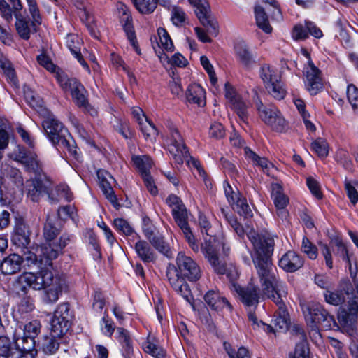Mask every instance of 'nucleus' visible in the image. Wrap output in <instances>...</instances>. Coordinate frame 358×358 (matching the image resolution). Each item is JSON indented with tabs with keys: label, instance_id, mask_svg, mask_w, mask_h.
<instances>
[{
	"label": "nucleus",
	"instance_id": "1",
	"mask_svg": "<svg viewBox=\"0 0 358 358\" xmlns=\"http://www.w3.org/2000/svg\"><path fill=\"white\" fill-rule=\"evenodd\" d=\"M247 236L254 247L255 252L251 256L262 287V294L268 299L275 296H286L287 287L279 280L276 268L271 261L274 239L259 235L253 230H250Z\"/></svg>",
	"mask_w": 358,
	"mask_h": 358
},
{
	"label": "nucleus",
	"instance_id": "2",
	"mask_svg": "<svg viewBox=\"0 0 358 358\" xmlns=\"http://www.w3.org/2000/svg\"><path fill=\"white\" fill-rule=\"evenodd\" d=\"M176 266L169 264L166 268V277L174 290L187 301L191 302L192 294L185 278L196 281L201 276V269L197 263L184 252H180L176 257Z\"/></svg>",
	"mask_w": 358,
	"mask_h": 358
},
{
	"label": "nucleus",
	"instance_id": "3",
	"mask_svg": "<svg viewBox=\"0 0 358 358\" xmlns=\"http://www.w3.org/2000/svg\"><path fill=\"white\" fill-rule=\"evenodd\" d=\"M43 128L52 143L66 149L75 158L78 156L74 140L62 122L53 117H46L42 123Z\"/></svg>",
	"mask_w": 358,
	"mask_h": 358
},
{
	"label": "nucleus",
	"instance_id": "4",
	"mask_svg": "<svg viewBox=\"0 0 358 358\" xmlns=\"http://www.w3.org/2000/svg\"><path fill=\"white\" fill-rule=\"evenodd\" d=\"M38 266L40 268L38 273L25 272L18 276L15 285L18 294H28L29 288L41 290L52 285L54 275L50 269L52 266L45 265V262L44 267Z\"/></svg>",
	"mask_w": 358,
	"mask_h": 358
},
{
	"label": "nucleus",
	"instance_id": "5",
	"mask_svg": "<svg viewBox=\"0 0 358 358\" xmlns=\"http://www.w3.org/2000/svg\"><path fill=\"white\" fill-rule=\"evenodd\" d=\"M51 182L45 175H36L35 178L26 182L25 191L27 196L34 202H38L45 195H47L52 203H58L57 199H54L51 190Z\"/></svg>",
	"mask_w": 358,
	"mask_h": 358
},
{
	"label": "nucleus",
	"instance_id": "6",
	"mask_svg": "<svg viewBox=\"0 0 358 358\" xmlns=\"http://www.w3.org/2000/svg\"><path fill=\"white\" fill-rule=\"evenodd\" d=\"M220 247L224 255H227L230 249L222 241L213 243L210 240H205L201 244V251L214 271L217 274L223 275L226 272V262L217 255V251Z\"/></svg>",
	"mask_w": 358,
	"mask_h": 358
},
{
	"label": "nucleus",
	"instance_id": "7",
	"mask_svg": "<svg viewBox=\"0 0 358 358\" xmlns=\"http://www.w3.org/2000/svg\"><path fill=\"white\" fill-rule=\"evenodd\" d=\"M57 80L64 90L71 92L73 99L78 107L88 110L90 105L87 91L79 81L76 78H69L59 75L57 76Z\"/></svg>",
	"mask_w": 358,
	"mask_h": 358
},
{
	"label": "nucleus",
	"instance_id": "8",
	"mask_svg": "<svg viewBox=\"0 0 358 358\" xmlns=\"http://www.w3.org/2000/svg\"><path fill=\"white\" fill-rule=\"evenodd\" d=\"M71 315L69 304L61 303L54 313L51 320V332L55 336H62L66 334L71 327Z\"/></svg>",
	"mask_w": 358,
	"mask_h": 358
},
{
	"label": "nucleus",
	"instance_id": "9",
	"mask_svg": "<svg viewBox=\"0 0 358 358\" xmlns=\"http://www.w3.org/2000/svg\"><path fill=\"white\" fill-rule=\"evenodd\" d=\"M195 8V13L201 23L211 36L218 34L217 22L210 14V6L206 0H188Z\"/></svg>",
	"mask_w": 358,
	"mask_h": 358
},
{
	"label": "nucleus",
	"instance_id": "10",
	"mask_svg": "<svg viewBox=\"0 0 358 358\" xmlns=\"http://www.w3.org/2000/svg\"><path fill=\"white\" fill-rule=\"evenodd\" d=\"M73 236L64 234L58 241L41 246V254L45 257V265L52 266V260L56 259L62 250L73 240Z\"/></svg>",
	"mask_w": 358,
	"mask_h": 358
},
{
	"label": "nucleus",
	"instance_id": "11",
	"mask_svg": "<svg viewBox=\"0 0 358 358\" xmlns=\"http://www.w3.org/2000/svg\"><path fill=\"white\" fill-rule=\"evenodd\" d=\"M304 73L306 90L312 95L317 94L323 88L320 70L314 65L313 61H310L305 68Z\"/></svg>",
	"mask_w": 358,
	"mask_h": 358
},
{
	"label": "nucleus",
	"instance_id": "12",
	"mask_svg": "<svg viewBox=\"0 0 358 358\" xmlns=\"http://www.w3.org/2000/svg\"><path fill=\"white\" fill-rule=\"evenodd\" d=\"M353 287L350 280H341L335 291L329 289L324 292L325 301L333 306H339L345 302V296L352 294Z\"/></svg>",
	"mask_w": 358,
	"mask_h": 358
},
{
	"label": "nucleus",
	"instance_id": "13",
	"mask_svg": "<svg viewBox=\"0 0 358 358\" xmlns=\"http://www.w3.org/2000/svg\"><path fill=\"white\" fill-rule=\"evenodd\" d=\"M172 137L173 140L169 145V151L175 163L182 164L189 158V151L178 130L173 132Z\"/></svg>",
	"mask_w": 358,
	"mask_h": 358
},
{
	"label": "nucleus",
	"instance_id": "14",
	"mask_svg": "<svg viewBox=\"0 0 358 358\" xmlns=\"http://www.w3.org/2000/svg\"><path fill=\"white\" fill-rule=\"evenodd\" d=\"M233 287L241 301L247 306H257L261 298L262 293L258 286L250 283L248 286L242 287L233 285Z\"/></svg>",
	"mask_w": 358,
	"mask_h": 358
},
{
	"label": "nucleus",
	"instance_id": "15",
	"mask_svg": "<svg viewBox=\"0 0 358 358\" xmlns=\"http://www.w3.org/2000/svg\"><path fill=\"white\" fill-rule=\"evenodd\" d=\"M286 296H275L270 298L278 307L275 312V318L273 320V324L275 328L286 331L290 323L289 315L285 304Z\"/></svg>",
	"mask_w": 358,
	"mask_h": 358
},
{
	"label": "nucleus",
	"instance_id": "16",
	"mask_svg": "<svg viewBox=\"0 0 358 358\" xmlns=\"http://www.w3.org/2000/svg\"><path fill=\"white\" fill-rule=\"evenodd\" d=\"M15 160L23 164L27 171L32 172L36 175L41 174L42 171L36 155L28 152L24 148H18L15 154Z\"/></svg>",
	"mask_w": 358,
	"mask_h": 358
},
{
	"label": "nucleus",
	"instance_id": "17",
	"mask_svg": "<svg viewBox=\"0 0 358 358\" xmlns=\"http://www.w3.org/2000/svg\"><path fill=\"white\" fill-rule=\"evenodd\" d=\"M30 235L29 225L20 220L15 224L11 241L18 248H27L30 243Z\"/></svg>",
	"mask_w": 358,
	"mask_h": 358
},
{
	"label": "nucleus",
	"instance_id": "18",
	"mask_svg": "<svg viewBox=\"0 0 358 358\" xmlns=\"http://www.w3.org/2000/svg\"><path fill=\"white\" fill-rule=\"evenodd\" d=\"M279 266L287 272H295L303 265V258L293 250H289L280 259Z\"/></svg>",
	"mask_w": 358,
	"mask_h": 358
},
{
	"label": "nucleus",
	"instance_id": "19",
	"mask_svg": "<svg viewBox=\"0 0 358 358\" xmlns=\"http://www.w3.org/2000/svg\"><path fill=\"white\" fill-rule=\"evenodd\" d=\"M75 7L80 10L78 15L81 20L85 23L92 36L98 38L97 31L94 23V17L90 14L87 0H72Z\"/></svg>",
	"mask_w": 358,
	"mask_h": 358
},
{
	"label": "nucleus",
	"instance_id": "20",
	"mask_svg": "<svg viewBox=\"0 0 358 358\" xmlns=\"http://www.w3.org/2000/svg\"><path fill=\"white\" fill-rule=\"evenodd\" d=\"M308 316L313 323L324 324L325 327H331L334 319L320 304H313L308 308Z\"/></svg>",
	"mask_w": 358,
	"mask_h": 358
},
{
	"label": "nucleus",
	"instance_id": "21",
	"mask_svg": "<svg viewBox=\"0 0 358 358\" xmlns=\"http://www.w3.org/2000/svg\"><path fill=\"white\" fill-rule=\"evenodd\" d=\"M23 257L20 255L12 253L3 258L2 274L5 275H14L21 269Z\"/></svg>",
	"mask_w": 358,
	"mask_h": 358
},
{
	"label": "nucleus",
	"instance_id": "22",
	"mask_svg": "<svg viewBox=\"0 0 358 358\" xmlns=\"http://www.w3.org/2000/svg\"><path fill=\"white\" fill-rule=\"evenodd\" d=\"M204 301L210 308L215 310H220L224 307L231 309V306L227 299L214 290H210L205 294Z\"/></svg>",
	"mask_w": 358,
	"mask_h": 358
},
{
	"label": "nucleus",
	"instance_id": "23",
	"mask_svg": "<svg viewBox=\"0 0 358 358\" xmlns=\"http://www.w3.org/2000/svg\"><path fill=\"white\" fill-rule=\"evenodd\" d=\"M186 98L188 102L203 106L206 103V92L198 84L193 83L189 85L186 92Z\"/></svg>",
	"mask_w": 358,
	"mask_h": 358
},
{
	"label": "nucleus",
	"instance_id": "24",
	"mask_svg": "<svg viewBox=\"0 0 358 358\" xmlns=\"http://www.w3.org/2000/svg\"><path fill=\"white\" fill-rule=\"evenodd\" d=\"M98 178L100 181L101 188L106 197L113 205L116 204L117 199L115 195L111 184V181L114 180L113 176L108 172H106L104 174L101 172H98Z\"/></svg>",
	"mask_w": 358,
	"mask_h": 358
},
{
	"label": "nucleus",
	"instance_id": "25",
	"mask_svg": "<svg viewBox=\"0 0 358 358\" xmlns=\"http://www.w3.org/2000/svg\"><path fill=\"white\" fill-rule=\"evenodd\" d=\"M135 251L144 263H153L157 260L156 253L145 241H137L135 244Z\"/></svg>",
	"mask_w": 358,
	"mask_h": 358
},
{
	"label": "nucleus",
	"instance_id": "26",
	"mask_svg": "<svg viewBox=\"0 0 358 358\" xmlns=\"http://www.w3.org/2000/svg\"><path fill=\"white\" fill-rule=\"evenodd\" d=\"M358 317V296H353L350 297L348 304V309L342 314L339 315L338 319L344 324L352 323Z\"/></svg>",
	"mask_w": 358,
	"mask_h": 358
},
{
	"label": "nucleus",
	"instance_id": "27",
	"mask_svg": "<svg viewBox=\"0 0 358 358\" xmlns=\"http://www.w3.org/2000/svg\"><path fill=\"white\" fill-rule=\"evenodd\" d=\"M45 290L43 300L46 303H52L56 302L59 299V294L62 292V281L57 277H54L52 285L48 286Z\"/></svg>",
	"mask_w": 358,
	"mask_h": 358
},
{
	"label": "nucleus",
	"instance_id": "28",
	"mask_svg": "<svg viewBox=\"0 0 358 358\" xmlns=\"http://www.w3.org/2000/svg\"><path fill=\"white\" fill-rule=\"evenodd\" d=\"M14 15L16 17L15 27L18 34L22 38L28 40L30 37L31 29L36 30V27H33L31 22L22 16L18 12L15 13Z\"/></svg>",
	"mask_w": 358,
	"mask_h": 358
},
{
	"label": "nucleus",
	"instance_id": "29",
	"mask_svg": "<svg viewBox=\"0 0 358 358\" xmlns=\"http://www.w3.org/2000/svg\"><path fill=\"white\" fill-rule=\"evenodd\" d=\"M244 151L247 159L250 160L254 165L260 167L263 172L268 174L269 169L271 167H273V164L266 157L259 156L248 147L245 148Z\"/></svg>",
	"mask_w": 358,
	"mask_h": 358
},
{
	"label": "nucleus",
	"instance_id": "30",
	"mask_svg": "<svg viewBox=\"0 0 358 358\" xmlns=\"http://www.w3.org/2000/svg\"><path fill=\"white\" fill-rule=\"evenodd\" d=\"M260 77L265 87L280 80L277 69L268 64H264L260 69Z\"/></svg>",
	"mask_w": 358,
	"mask_h": 358
},
{
	"label": "nucleus",
	"instance_id": "31",
	"mask_svg": "<svg viewBox=\"0 0 358 358\" xmlns=\"http://www.w3.org/2000/svg\"><path fill=\"white\" fill-rule=\"evenodd\" d=\"M117 340L121 345L122 353H134L132 341L130 337L129 332L122 328H117Z\"/></svg>",
	"mask_w": 358,
	"mask_h": 358
},
{
	"label": "nucleus",
	"instance_id": "32",
	"mask_svg": "<svg viewBox=\"0 0 358 358\" xmlns=\"http://www.w3.org/2000/svg\"><path fill=\"white\" fill-rule=\"evenodd\" d=\"M301 341L296 345L294 355H289V358H310L309 350L306 341V336L303 330L299 327H296Z\"/></svg>",
	"mask_w": 358,
	"mask_h": 358
},
{
	"label": "nucleus",
	"instance_id": "33",
	"mask_svg": "<svg viewBox=\"0 0 358 358\" xmlns=\"http://www.w3.org/2000/svg\"><path fill=\"white\" fill-rule=\"evenodd\" d=\"M271 197L276 208H285L288 203V198L282 192V186L278 183L271 185Z\"/></svg>",
	"mask_w": 358,
	"mask_h": 358
},
{
	"label": "nucleus",
	"instance_id": "34",
	"mask_svg": "<svg viewBox=\"0 0 358 358\" xmlns=\"http://www.w3.org/2000/svg\"><path fill=\"white\" fill-rule=\"evenodd\" d=\"M255 15L257 27L266 34L271 33L272 27L269 24L268 16L264 9L260 6H255Z\"/></svg>",
	"mask_w": 358,
	"mask_h": 358
},
{
	"label": "nucleus",
	"instance_id": "35",
	"mask_svg": "<svg viewBox=\"0 0 358 358\" xmlns=\"http://www.w3.org/2000/svg\"><path fill=\"white\" fill-rule=\"evenodd\" d=\"M172 215L175 220V222L182 230V231H187V229H190L187 222L188 215L185 206H183L179 208L173 209Z\"/></svg>",
	"mask_w": 358,
	"mask_h": 358
},
{
	"label": "nucleus",
	"instance_id": "36",
	"mask_svg": "<svg viewBox=\"0 0 358 358\" xmlns=\"http://www.w3.org/2000/svg\"><path fill=\"white\" fill-rule=\"evenodd\" d=\"M125 19H124V22L123 24V29L126 35L130 41L131 45L136 50L138 54H141L140 50L137 45L136 37L135 36V31L134 29V27L132 24V18L131 16L129 14L124 13Z\"/></svg>",
	"mask_w": 358,
	"mask_h": 358
},
{
	"label": "nucleus",
	"instance_id": "37",
	"mask_svg": "<svg viewBox=\"0 0 358 358\" xmlns=\"http://www.w3.org/2000/svg\"><path fill=\"white\" fill-rule=\"evenodd\" d=\"M236 55L240 62L245 67H250L256 62L255 57L245 45L240 44L236 47Z\"/></svg>",
	"mask_w": 358,
	"mask_h": 358
},
{
	"label": "nucleus",
	"instance_id": "38",
	"mask_svg": "<svg viewBox=\"0 0 358 358\" xmlns=\"http://www.w3.org/2000/svg\"><path fill=\"white\" fill-rule=\"evenodd\" d=\"M258 110L259 112V115L262 120L264 122L265 124L271 127L272 122L275 121V119L280 114V112L272 106H263L258 107Z\"/></svg>",
	"mask_w": 358,
	"mask_h": 358
},
{
	"label": "nucleus",
	"instance_id": "39",
	"mask_svg": "<svg viewBox=\"0 0 358 358\" xmlns=\"http://www.w3.org/2000/svg\"><path fill=\"white\" fill-rule=\"evenodd\" d=\"M258 110L259 112V115L262 120L264 122L265 124L271 127L272 122L275 121V119L280 114V112L272 106H263L258 107Z\"/></svg>",
	"mask_w": 358,
	"mask_h": 358
},
{
	"label": "nucleus",
	"instance_id": "40",
	"mask_svg": "<svg viewBox=\"0 0 358 358\" xmlns=\"http://www.w3.org/2000/svg\"><path fill=\"white\" fill-rule=\"evenodd\" d=\"M258 110L259 112V115L262 120L264 122L265 124L271 127L272 122L275 121V119L280 114V112L272 106H263L258 107Z\"/></svg>",
	"mask_w": 358,
	"mask_h": 358
},
{
	"label": "nucleus",
	"instance_id": "41",
	"mask_svg": "<svg viewBox=\"0 0 358 358\" xmlns=\"http://www.w3.org/2000/svg\"><path fill=\"white\" fill-rule=\"evenodd\" d=\"M132 161L143 176V174H149L152 166V160L148 155L133 156Z\"/></svg>",
	"mask_w": 358,
	"mask_h": 358
},
{
	"label": "nucleus",
	"instance_id": "42",
	"mask_svg": "<svg viewBox=\"0 0 358 358\" xmlns=\"http://www.w3.org/2000/svg\"><path fill=\"white\" fill-rule=\"evenodd\" d=\"M60 229L53 223L52 220L48 217L43 227V237L47 242L45 244L52 243L55 238L59 234Z\"/></svg>",
	"mask_w": 358,
	"mask_h": 358
},
{
	"label": "nucleus",
	"instance_id": "43",
	"mask_svg": "<svg viewBox=\"0 0 358 358\" xmlns=\"http://www.w3.org/2000/svg\"><path fill=\"white\" fill-rule=\"evenodd\" d=\"M150 243L160 253L166 257H170L171 250L168 243L164 241L163 236L155 234L150 241Z\"/></svg>",
	"mask_w": 358,
	"mask_h": 358
},
{
	"label": "nucleus",
	"instance_id": "44",
	"mask_svg": "<svg viewBox=\"0 0 358 358\" xmlns=\"http://www.w3.org/2000/svg\"><path fill=\"white\" fill-rule=\"evenodd\" d=\"M57 337V336H55L52 332L50 336L44 337L41 348L45 354L52 355L58 350L59 343L56 339Z\"/></svg>",
	"mask_w": 358,
	"mask_h": 358
},
{
	"label": "nucleus",
	"instance_id": "45",
	"mask_svg": "<svg viewBox=\"0 0 358 358\" xmlns=\"http://www.w3.org/2000/svg\"><path fill=\"white\" fill-rule=\"evenodd\" d=\"M5 329L6 336L12 338L16 343L17 347H20V338L22 336V328L17 322H13L10 326L3 327Z\"/></svg>",
	"mask_w": 358,
	"mask_h": 358
},
{
	"label": "nucleus",
	"instance_id": "46",
	"mask_svg": "<svg viewBox=\"0 0 358 358\" xmlns=\"http://www.w3.org/2000/svg\"><path fill=\"white\" fill-rule=\"evenodd\" d=\"M231 108L235 110L239 118L245 122L248 119V104L243 100L241 96L234 100L231 103Z\"/></svg>",
	"mask_w": 358,
	"mask_h": 358
},
{
	"label": "nucleus",
	"instance_id": "47",
	"mask_svg": "<svg viewBox=\"0 0 358 358\" xmlns=\"http://www.w3.org/2000/svg\"><path fill=\"white\" fill-rule=\"evenodd\" d=\"M136 9L143 14L152 13L156 8L157 0H132Z\"/></svg>",
	"mask_w": 358,
	"mask_h": 358
},
{
	"label": "nucleus",
	"instance_id": "48",
	"mask_svg": "<svg viewBox=\"0 0 358 358\" xmlns=\"http://www.w3.org/2000/svg\"><path fill=\"white\" fill-rule=\"evenodd\" d=\"M311 147L313 151L321 158H325L329 154V145L324 138H317L312 143Z\"/></svg>",
	"mask_w": 358,
	"mask_h": 358
},
{
	"label": "nucleus",
	"instance_id": "49",
	"mask_svg": "<svg viewBox=\"0 0 358 358\" xmlns=\"http://www.w3.org/2000/svg\"><path fill=\"white\" fill-rule=\"evenodd\" d=\"M231 204L235 206L234 208L240 215L245 217L252 216V211L249 205L247 203L245 198L239 195L237 199L234 200V203Z\"/></svg>",
	"mask_w": 358,
	"mask_h": 358
},
{
	"label": "nucleus",
	"instance_id": "50",
	"mask_svg": "<svg viewBox=\"0 0 358 358\" xmlns=\"http://www.w3.org/2000/svg\"><path fill=\"white\" fill-rule=\"evenodd\" d=\"M41 323L38 320H34L26 324L22 329V335L29 338H36L41 331Z\"/></svg>",
	"mask_w": 358,
	"mask_h": 358
},
{
	"label": "nucleus",
	"instance_id": "51",
	"mask_svg": "<svg viewBox=\"0 0 358 358\" xmlns=\"http://www.w3.org/2000/svg\"><path fill=\"white\" fill-rule=\"evenodd\" d=\"M266 88L272 96L278 100L284 99L286 94V91L280 80L266 87Z\"/></svg>",
	"mask_w": 358,
	"mask_h": 358
},
{
	"label": "nucleus",
	"instance_id": "52",
	"mask_svg": "<svg viewBox=\"0 0 358 358\" xmlns=\"http://www.w3.org/2000/svg\"><path fill=\"white\" fill-rule=\"evenodd\" d=\"M143 348L146 353L155 358H164L165 357V351L161 347L149 341L143 344Z\"/></svg>",
	"mask_w": 358,
	"mask_h": 358
},
{
	"label": "nucleus",
	"instance_id": "53",
	"mask_svg": "<svg viewBox=\"0 0 358 358\" xmlns=\"http://www.w3.org/2000/svg\"><path fill=\"white\" fill-rule=\"evenodd\" d=\"M22 249H24V259L29 264H38V266H41V267H43V265H44V263L45 262V257H44L41 252L40 253L39 256L41 257L40 260L38 259V255L34 253L33 252L30 251L28 248V246L27 248H21ZM40 251L41 252V248H40Z\"/></svg>",
	"mask_w": 358,
	"mask_h": 358
},
{
	"label": "nucleus",
	"instance_id": "54",
	"mask_svg": "<svg viewBox=\"0 0 358 358\" xmlns=\"http://www.w3.org/2000/svg\"><path fill=\"white\" fill-rule=\"evenodd\" d=\"M199 224L200 226L201 233L203 234H206L207 236H210L208 240H210V241L213 243H216L217 242H219L218 241H216L215 238L213 237V235L211 232V224L210 222L208 220L207 217L202 213H200L199 216Z\"/></svg>",
	"mask_w": 358,
	"mask_h": 358
},
{
	"label": "nucleus",
	"instance_id": "55",
	"mask_svg": "<svg viewBox=\"0 0 358 358\" xmlns=\"http://www.w3.org/2000/svg\"><path fill=\"white\" fill-rule=\"evenodd\" d=\"M157 34L164 49L168 52H173L174 46L167 31L164 28L160 27L157 29Z\"/></svg>",
	"mask_w": 358,
	"mask_h": 358
},
{
	"label": "nucleus",
	"instance_id": "56",
	"mask_svg": "<svg viewBox=\"0 0 358 358\" xmlns=\"http://www.w3.org/2000/svg\"><path fill=\"white\" fill-rule=\"evenodd\" d=\"M140 129L143 134L145 138H155L157 134V129H156L155 126L147 118H145V121L141 123L140 124Z\"/></svg>",
	"mask_w": 358,
	"mask_h": 358
},
{
	"label": "nucleus",
	"instance_id": "57",
	"mask_svg": "<svg viewBox=\"0 0 358 358\" xmlns=\"http://www.w3.org/2000/svg\"><path fill=\"white\" fill-rule=\"evenodd\" d=\"M301 250L311 259H315L317 257V248L306 236L302 239Z\"/></svg>",
	"mask_w": 358,
	"mask_h": 358
},
{
	"label": "nucleus",
	"instance_id": "58",
	"mask_svg": "<svg viewBox=\"0 0 358 358\" xmlns=\"http://www.w3.org/2000/svg\"><path fill=\"white\" fill-rule=\"evenodd\" d=\"M18 295L21 297L19 303V311L25 313L31 312L35 308L34 299L28 294Z\"/></svg>",
	"mask_w": 358,
	"mask_h": 358
},
{
	"label": "nucleus",
	"instance_id": "59",
	"mask_svg": "<svg viewBox=\"0 0 358 358\" xmlns=\"http://www.w3.org/2000/svg\"><path fill=\"white\" fill-rule=\"evenodd\" d=\"M347 96L355 113L358 114V88L353 84L348 86Z\"/></svg>",
	"mask_w": 358,
	"mask_h": 358
},
{
	"label": "nucleus",
	"instance_id": "60",
	"mask_svg": "<svg viewBox=\"0 0 358 358\" xmlns=\"http://www.w3.org/2000/svg\"><path fill=\"white\" fill-rule=\"evenodd\" d=\"M3 63V65H0V67L3 69L8 81L10 82V83L12 84L14 87H17L18 80L15 70L11 66L10 62L7 61V59Z\"/></svg>",
	"mask_w": 358,
	"mask_h": 358
},
{
	"label": "nucleus",
	"instance_id": "61",
	"mask_svg": "<svg viewBox=\"0 0 358 358\" xmlns=\"http://www.w3.org/2000/svg\"><path fill=\"white\" fill-rule=\"evenodd\" d=\"M35 338L22 335L21 338H20V347L18 348L24 352L37 353V351L35 350Z\"/></svg>",
	"mask_w": 358,
	"mask_h": 358
},
{
	"label": "nucleus",
	"instance_id": "62",
	"mask_svg": "<svg viewBox=\"0 0 358 358\" xmlns=\"http://www.w3.org/2000/svg\"><path fill=\"white\" fill-rule=\"evenodd\" d=\"M29 6V10L32 17L31 25L36 27L41 23V17L38 8L36 0H27Z\"/></svg>",
	"mask_w": 358,
	"mask_h": 358
},
{
	"label": "nucleus",
	"instance_id": "63",
	"mask_svg": "<svg viewBox=\"0 0 358 358\" xmlns=\"http://www.w3.org/2000/svg\"><path fill=\"white\" fill-rule=\"evenodd\" d=\"M113 225L118 231L122 232L127 236L131 235L134 232L132 227L124 219H115L113 221Z\"/></svg>",
	"mask_w": 358,
	"mask_h": 358
},
{
	"label": "nucleus",
	"instance_id": "64",
	"mask_svg": "<svg viewBox=\"0 0 358 358\" xmlns=\"http://www.w3.org/2000/svg\"><path fill=\"white\" fill-rule=\"evenodd\" d=\"M56 192L57 196L54 197V199H57L58 202L61 199H64L66 201H70L73 199V194L71 192L69 187L65 184L57 185L56 187Z\"/></svg>",
	"mask_w": 358,
	"mask_h": 358
}]
</instances>
